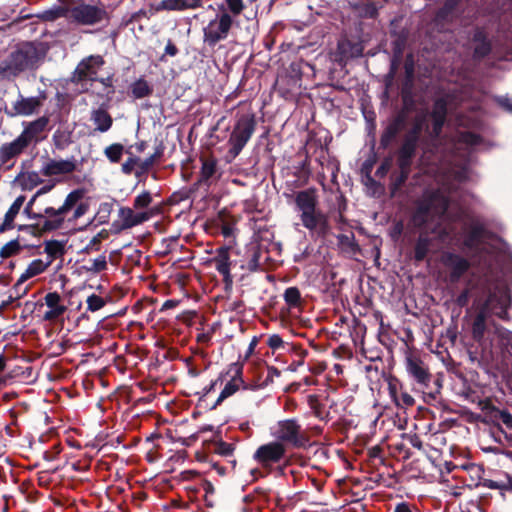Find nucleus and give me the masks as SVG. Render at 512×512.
<instances>
[{
    "label": "nucleus",
    "instance_id": "1",
    "mask_svg": "<svg viewBox=\"0 0 512 512\" xmlns=\"http://www.w3.org/2000/svg\"><path fill=\"white\" fill-rule=\"evenodd\" d=\"M482 144L479 135L463 131L458 135L453 155L454 163L437 177V189L424 192L412 216L414 226L424 229L415 243L414 260L423 261L430 252L432 238L427 234L431 230L444 240L451 233L447 222L461 220L465 209L458 198L460 184L472 179L470 169L472 151Z\"/></svg>",
    "mask_w": 512,
    "mask_h": 512
},
{
    "label": "nucleus",
    "instance_id": "2",
    "mask_svg": "<svg viewBox=\"0 0 512 512\" xmlns=\"http://www.w3.org/2000/svg\"><path fill=\"white\" fill-rule=\"evenodd\" d=\"M510 305L509 291L504 288H497L491 292L482 308L474 318L472 324V336L475 341L484 349H491L500 346L512 350V332L495 324L488 323V316L493 314L500 319L507 320V309Z\"/></svg>",
    "mask_w": 512,
    "mask_h": 512
},
{
    "label": "nucleus",
    "instance_id": "3",
    "mask_svg": "<svg viewBox=\"0 0 512 512\" xmlns=\"http://www.w3.org/2000/svg\"><path fill=\"white\" fill-rule=\"evenodd\" d=\"M45 53L41 44L33 42L19 44L4 60L0 61V77H16L24 71L37 68Z\"/></svg>",
    "mask_w": 512,
    "mask_h": 512
},
{
    "label": "nucleus",
    "instance_id": "4",
    "mask_svg": "<svg viewBox=\"0 0 512 512\" xmlns=\"http://www.w3.org/2000/svg\"><path fill=\"white\" fill-rule=\"evenodd\" d=\"M317 205L318 198L315 190L306 189L296 193L295 206L302 225L311 235L325 237L330 231V225L327 215Z\"/></svg>",
    "mask_w": 512,
    "mask_h": 512
},
{
    "label": "nucleus",
    "instance_id": "5",
    "mask_svg": "<svg viewBox=\"0 0 512 512\" xmlns=\"http://www.w3.org/2000/svg\"><path fill=\"white\" fill-rule=\"evenodd\" d=\"M68 13L70 22L82 26H92L107 20V12L103 7L84 1L69 3Z\"/></svg>",
    "mask_w": 512,
    "mask_h": 512
},
{
    "label": "nucleus",
    "instance_id": "6",
    "mask_svg": "<svg viewBox=\"0 0 512 512\" xmlns=\"http://www.w3.org/2000/svg\"><path fill=\"white\" fill-rule=\"evenodd\" d=\"M427 115V111L418 113L413 120L412 127L404 137L402 146L399 150L398 158L399 165L402 170L410 165L411 159L414 156L417 147L420 134L423 130V127L426 125Z\"/></svg>",
    "mask_w": 512,
    "mask_h": 512
},
{
    "label": "nucleus",
    "instance_id": "7",
    "mask_svg": "<svg viewBox=\"0 0 512 512\" xmlns=\"http://www.w3.org/2000/svg\"><path fill=\"white\" fill-rule=\"evenodd\" d=\"M255 126L256 122L253 115H242L238 119L229 138L230 152L234 156H237L250 140L255 131Z\"/></svg>",
    "mask_w": 512,
    "mask_h": 512
},
{
    "label": "nucleus",
    "instance_id": "8",
    "mask_svg": "<svg viewBox=\"0 0 512 512\" xmlns=\"http://www.w3.org/2000/svg\"><path fill=\"white\" fill-rule=\"evenodd\" d=\"M286 448L279 441L260 445L253 454V459L264 469L271 470L285 457Z\"/></svg>",
    "mask_w": 512,
    "mask_h": 512
},
{
    "label": "nucleus",
    "instance_id": "9",
    "mask_svg": "<svg viewBox=\"0 0 512 512\" xmlns=\"http://www.w3.org/2000/svg\"><path fill=\"white\" fill-rule=\"evenodd\" d=\"M232 24L233 19L229 13L222 12L218 14L203 29L204 42L209 46H215L221 40L226 39Z\"/></svg>",
    "mask_w": 512,
    "mask_h": 512
},
{
    "label": "nucleus",
    "instance_id": "10",
    "mask_svg": "<svg viewBox=\"0 0 512 512\" xmlns=\"http://www.w3.org/2000/svg\"><path fill=\"white\" fill-rule=\"evenodd\" d=\"M30 219L36 221V224L44 231H54L60 229L67 217V214L60 207H45L39 212H33L31 208L26 212Z\"/></svg>",
    "mask_w": 512,
    "mask_h": 512
},
{
    "label": "nucleus",
    "instance_id": "11",
    "mask_svg": "<svg viewBox=\"0 0 512 512\" xmlns=\"http://www.w3.org/2000/svg\"><path fill=\"white\" fill-rule=\"evenodd\" d=\"M273 436L281 443L300 447L304 443L301 426L294 419L279 421L274 428Z\"/></svg>",
    "mask_w": 512,
    "mask_h": 512
},
{
    "label": "nucleus",
    "instance_id": "12",
    "mask_svg": "<svg viewBox=\"0 0 512 512\" xmlns=\"http://www.w3.org/2000/svg\"><path fill=\"white\" fill-rule=\"evenodd\" d=\"M408 375L412 377L423 389L428 388L431 374L425 363L416 355L409 354L405 359Z\"/></svg>",
    "mask_w": 512,
    "mask_h": 512
},
{
    "label": "nucleus",
    "instance_id": "13",
    "mask_svg": "<svg viewBox=\"0 0 512 512\" xmlns=\"http://www.w3.org/2000/svg\"><path fill=\"white\" fill-rule=\"evenodd\" d=\"M441 262L449 270L452 282H457L470 267L467 259L453 252H444L441 255Z\"/></svg>",
    "mask_w": 512,
    "mask_h": 512
},
{
    "label": "nucleus",
    "instance_id": "14",
    "mask_svg": "<svg viewBox=\"0 0 512 512\" xmlns=\"http://www.w3.org/2000/svg\"><path fill=\"white\" fill-rule=\"evenodd\" d=\"M470 471L479 477V481L476 483V487L499 490L501 494H504L505 492H512V477L509 474L503 473L498 479L492 480L481 478L480 474L482 469L477 465L470 466Z\"/></svg>",
    "mask_w": 512,
    "mask_h": 512
},
{
    "label": "nucleus",
    "instance_id": "15",
    "mask_svg": "<svg viewBox=\"0 0 512 512\" xmlns=\"http://www.w3.org/2000/svg\"><path fill=\"white\" fill-rule=\"evenodd\" d=\"M104 64V60L99 55H91L85 59H83L77 66L75 74L78 80H90L96 81L98 80L96 75L98 70Z\"/></svg>",
    "mask_w": 512,
    "mask_h": 512
},
{
    "label": "nucleus",
    "instance_id": "16",
    "mask_svg": "<svg viewBox=\"0 0 512 512\" xmlns=\"http://www.w3.org/2000/svg\"><path fill=\"white\" fill-rule=\"evenodd\" d=\"M41 105L42 102L38 97H23L19 95L12 108L6 110V114L10 117L29 116L36 113Z\"/></svg>",
    "mask_w": 512,
    "mask_h": 512
},
{
    "label": "nucleus",
    "instance_id": "17",
    "mask_svg": "<svg viewBox=\"0 0 512 512\" xmlns=\"http://www.w3.org/2000/svg\"><path fill=\"white\" fill-rule=\"evenodd\" d=\"M76 170V160L74 157L69 159H49L41 169L44 176L51 177L56 175L70 174Z\"/></svg>",
    "mask_w": 512,
    "mask_h": 512
},
{
    "label": "nucleus",
    "instance_id": "18",
    "mask_svg": "<svg viewBox=\"0 0 512 512\" xmlns=\"http://www.w3.org/2000/svg\"><path fill=\"white\" fill-rule=\"evenodd\" d=\"M151 214L146 211L135 212L130 207H120L118 210L119 228L121 230L130 229L148 221Z\"/></svg>",
    "mask_w": 512,
    "mask_h": 512
},
{
    "label": "nucleus",
    "instance_id": "19",
    "mask_svg": "<svg viewBox=\"0 0 512 512\" xmlns=\"http://www.w3.org/2000/svg\"><path fill=\"white\" fill-rule=\"evenodd\" d=\"M211 262L214 264L216 270L223 276L225 285L231 286L233 283V278L230 272V249L228 247L218 248Z\"/></svg>",
    "mask_w": 512,
    "mask_h": 512
},
{
    "label": "nucleus",
    "instance_id": "20",
    "mask_svg": "<svg viewBox=\"0 0 512 512\" xmlns=\"http://www.w3.org/2000/svg\"><path fill=\"white\" fill-rule=\"evenodd\" d=\"M45 305L48 310L44 313L45 321H56L63 316L67 307L64 305L62 297L57 292H49L44 297Z\"/></svg>",
    "mask_w": 512,
    "mask_h": 512
},
{
    "label": "nucleus",
    "instance_id": "21",
    "mask_svg": "<svg viewBox=\"0 0 512 512\" xmlns=\"http://www.w3.org/2000/svg\"><path fill=\"white\" fill-rule=\"evenodd\" d=\"M407 119L406 112L402 111L388 124L381 136L382 146L387 147L391 144L397 135L405 128Z\"/></svg>",
    "mask_w": 512,
    "mask_h": 512
},
{
    "label": "nucleus",
    "instance_id": "22",
    "mask_svg": "<svg viewBox=\"0 0 512 512\" xmlns=\"http://www.w3.org/2000/svg\"><path fill=\"white\" fill-rule=\"evenodd\" d=\"M229 372L233 373L232 379L228 381L223 390L221 391L217 403H220L224 399L230 397L235 392H237L240 387L244 384L242 375V365L239 363H233L230 365Z\"/></svg>",
    "mask_w": 512,
    "mask_h": 512
},
{
    "label": "nucleus",
    "instance_id": "23",
    "mask_svg": "<svg viewBox=\"0 0 512 512\" xmlns=\"http://www.w3.org/2000/svg\"><path fill=\"white\" fill-rule=\"evenodd\" d=\"M28 146L18 136L12 142L5 143L0 147V164L6 165L19 156Z\"/></svg>",
    "mask_w": 512,
    "mask_h": 512
},
{
    "label": "nucleus",
    "instance_id": "24",
    "mask_svg": "<svg viewBox=\"0 0 512 512\" xmlns=\"http://www.w3.org/2000/svg\"><path fill=\"white\" fill-rule=\"evenodd\" d=\"M486 231L480 223H472L464 239L468 250H478L485 240Z\"/></svg>",
    "mask_w": 512,
    "mask_h": 512
},
{
    "label": "nucleus",
    "instance_id": "25",
    "mask_svg": "<svg viewBox=\"0 0 512 512\" xmlns=\"http://www.w3.org/2000/svg\"><path fill=\"white\" fill-rule=\"evenodd\" d=\"M48 124V119L46 117H40L32 122H29L19 137L23 140V142L29 146L30 143L35 140L39 134H41Z\"/></svg>",
    "mask_w": 512,
    "mask_h": 512
},
{
    "label": "nucleus",
    "instance_id": "26",
    "mask_svg": "<svg viewBox=\"0 0 512 512\" xmlns=\"http://www.w3.org/2000/svg\"><path fill=\"white\" fill-rule=\"evenodd\" d=\"M447 103L444 99H437L432 110L433 135L438 137L446 120Z\"/></svg>",
    "mask_w": 512,
    "mask_h": 512
},
{
    "label": "nucleus",
    "instance_id": "27",
    "mask_svg": "<svg viewBox=\"0 0 512 512\" xmlns=\"http://www.w3.org/2000/svg\"><path fill=\"white\" fill-rule=\"evenodd\" d=\"M49 261H45L44 259H35L33 260L26 270L20 275L17 280L14 288L18 289L25 281L28 279L35 277L41 273H43L49 267Z\"/></svg>",
    "mask_w": 512,
    "mask_h": 512
},
{
    "label": "nucleus",
    "instance_id": "28",
    "mask_svg": "<svg viewBox=\"0 0 512 512\" xmlns=\"http://www.w3.org/2000/svg\"><path fill=\"white\" fill-rule=\"evenodd\" d=\"M201 5V0H162L159 3L154 4V8L157 11L160 10H185L197 8Z\"/></svg>",
    "mask_w": 512,
    "mask_h": 512
},
{
    "label": "nucleus",
    "instance_id": "29",
    "mask_svg": "<svg viewBox=\"0 0 512 512\" xmlns=\"http://www.w3.org/2000/svg\"><path fill=\"white\" fill-rule=\"evenodd\" d=\"M338 51L342 58L350 59L360 57L363 54L364 46L361 42H353L348 39L339 41Z\"/></svg>",
    "mask_w": 512,
    "mask_h": 512
},
{
    "label": "nucleus",
    "instance_id": "30",
    "mask_svg": "<svg viewBox=\"0 0 512 512\" xmlns=\"http://www.w3.org/2000/svg\"><path fill=\"white\" fill-rule=\"evenodd\" d=\"M24 201H25V197L22 195L18 196L14 200V202L12 203V205L10 206V208L8 209V211L6 212V214L4 216L3 223L0 225L1 232L13 228L14 220H15L16 216L19 214V211L22 208Z\"/></svg>",
    "mask_w": 512,
    "mask_h": 512
},
{
    "label": "nucleus",
    "instance_id": "31",
    "mask_svg": "<svg viewBox=\"0 0 512 512\" xmlns=\"http://www.w3.org/2000/svg\"><path fill=\"white\" fill-rule=\"evenodd\" d=\"M91 120L96 126V130L102 133L107 132L113 123L110 114L103 109L94 110L91 114Z\"/></svg>",
    "mask_w": 512,
    "mask_h": 512
},
{
    "label": "nucleus",
    "instance_id": "32",
    "mask_svg": "<svg viewBox=\"0 0 512 512\" xmlns=\"http://www.w3.org/2000/svg\"><path fill=\"white\" fill-rule=\"evenodd\" d=\"M473 40L475 42L474 56L483 58L489 54L491 45L487 41L486 35L482 29H477L474 33Z\"/></svg>",
    "mask_w": 512,
    "mask_h": 512
},
{
    "label": "nucleus",
    "instance_id": "33",
    "mask_svg": "<svg viewBox=\"0 0 512 512\" xmlns=\"http://www.w3.org/2000/svg\"><path fill=\"white\" fill-rule=\"evenodd\" d=\"M44 252L46 253L45 261H49V265L54 260L61 258L65 253V245L57 240L46 241L44 245Z\"/></svg>",
    "mask_w": 512,
    "mask_h": 512
},
{
    "label": "nucleus",
    "instance_id": "34",
    "mask_svg": "<svg viewBox=\"0 0 512 512\" xmlns=\"http://www.w3.org/2000/svg\"><path fill=\"white\" fill-rule=\"evenodd\" d=\"M36 17L44 21H54L64 17L69 21L68 4L52 7L36 14Z\"/></svg>",
    "mask_w": 512,
    "mask_h": 512
},
{
    "label": "nucleus",
    "instance_id": "35",
    "mask_svg": "<svg viewBox=\"0 0 512 512\" xmlns=\"http://www.w3.org/2000/svg\"><path fill=\"white\" fill-rule=\"evenodd\" d=\"M217 161L214 158L202 159V166L200 172V180L204 183H210L216 177Z\"/></svg>",
    "mask_w": 512,
    "mask_h": 512
},
{
    "label": "nucleus",
    "instance_id": "36",
    "mask_svg": "<svg viewBox=\"0 0 512 512\" xmlns=\"http://www.w3.org/2000/svg\"><path fill=\"white\" fill-rule=\"evenodd\" d=\"M124 153V146L120 143H114L104 149V155L111 163H118Z\"/></svg>",
    "mask_w": 512,
    "mask_h": 512
},
{
    "label": "nucleus",
    "instance_id": "37",
    "mask_svg": "<svg viewBox=\"0 0 512 512\" xmlns=\"http://www.w3.org/2000/svg\"><path fill=\"white\" fill-rule=\"evenodd\" d=\"M283 298L289 308H296L301 304V293L297 287L287 288L284 291Z\"/></svg>",
    "mask_w": 512,
    "mask_h": 512
},
{
    "label": "nucleus",
    "instance_id": "38",
    "mask_svg": "<svg viewBox=\"0 0 512 512\" xmlns=\"http://www.w3.org/2000/svg\"><path fill=\"white\" fill-rule=\"evenodd\" d=\"M131 92L135 98L141 99L151 93V88L146 80L140 78L131 85Z\"/></svg>",
    "mask_w": 512,
    "mask_h": 512
},
{
    "label": "nucleus",
    "instance_id": "39",
    "mask_svg": "<svg viewBox=\"0 0 512 512\" xmlns=\"http://www.w3.org/2000/svg\"><path fill=\"white\" fill-rule=\"evenodd\" d=\"M83 196L82 191L74 190L70 192L64 203L60 206L61 209L68 215V213L77 205Z\"/></svg>",
    "mask_w": 512,
    "mask_h": 512
},
{
    "label": "nucleus",
    "instance_id": "40",
    "mask_svg": "<svg viewBox=\"0 0 512 512\" xmlns=\"http://www.w3.org/2000/svg\"><path fill=\"white\" fill-rule=\"evenodd\" d=\"M107 268V259L105 255H100L95 259L88 261L85 269L90 273H99Z\"/></svg>",
    "mask_w": 512,
    "mask_h": 512
},
{
    "label": "nucleus",
    "instance_id": "41",
    "mask_svg": "<svg viewBox=\"0 0 512 512\" xmlns=\"http://www.w3.org/2000/svg\"><path fill=\"white\" fill-rule=\"evenodd\" d=\"M390 393L397 406L410 407L414 404V398L407 392H402L399 397L396 395L395 387L390 384Z\"/></svg>",
    "mask_w": 512,
    "mask_h": 512
},
{
    "label": "nucleus",
    "instance_id": "42",
    "mask_svg": "<svg viewBox=\"0 0 512 512\" xmlns=\"http://www.w3.org/2000/svg\"><path fill=\"white\" fill-rule=\"evenodd\" d=\"M42 179L38 172L29 171L22 175V184L25 188L32 189L42 183Z\"/></svg>",
    "mask_w": 512,
    "mask_h": 512
},
{
    "label": "nucleus",
    "instance_id": "43",
    "mask_svg": "<svg viewBox=\"0 0 512 512\" xmlns=\"http://www.w3.org/2000/svg\"><path fill=\"white\" fill-rule=\"evenodd\" d=\"M161 155L162 151L157 149L156 152L150 157L144 159L143 161L139 160L136 175L139 176L140 174L147 172L149 168L155 163V161L161 157Z\"/></svg>",
    "mask_w": 512,
    "mask_h": 512
},
{
    "label": "nucleus",
    "instance_id": "44",
    "mask_svg": "<svg viewBox=\"0 0 512 512\" xmlns=\"http://www.w3.org/2000/svg\"><path fill=\"white\" fill-rule=\"evenodd\" d=\"M227 10L225 12L232 16H239L245 8L243 0H225Z\"/></svg>",
    "mask_w": 512,
    "mask_h": 512
},
{
    "label": "nucleus",
    "instance_id": "45",
    "mask_svg": "<svg viewBox=\"0 0 512 512\" xmlns=\"http://www.w3.org/2000/svg\"><path fill=\"white\" fill-rule=\"evenodd\" d=\"M152 203V195L148 191H143L137 195L133 202V207L137 210L147 208Z\"/></svg>",
    "mask_w": 512,
    "mask_h": 512
},
{
    "label": "nucleus",
    "instance_id": "46",
    "mask_svg": "<svg viewBox=\"0 0 512 512\" xmlns=\"http://www.w3.org/2000/svg\"><path fill=\"white\" fill-rule=\"evenodd\" d=\"M87 310L91 312H96L100 309H102L105 305V301L102 297L92 294L90 295L87 300Z\"/></svg>",
    "mask_w": 512,
    "mask_h": 512
},
{
    "label": "nucleus",
    "instance_id": "47",
    "mask_svg": "<svg viewBox=\"0 0 512 512\" xmlns=\"http://www.w3.org/2000/svg\"><path fill=\"white\" fill-rule=\"evenodd\" d=\"M53 141L55 147L59 150L65 149L71 142L69 134L60 131L55 132L53 135Z\"/></svg>",
    "mask_w": 512,
    "mask_h": 512
},
{
    "label": "nucleus",
    "instance_id": "48",
    "mask_svg": "<svg viewBox=\"0 0 512 512\" xmlns=\"http://www.w3.org/2000/svg\"><path fill=\"white\" fill-rule=\"evenodd\" d=\"M458 0H446L444 6L437 13V19L445 20L452 13L454 8L457 6Z\"/></svg>",
    "mask_w": 512,
    "mask_h": 512
},
{
    "label": "nucleus",
    "instance_id": "49",
    "mask_svg": "<svg viewBox=\"0 0 512 512\" xmlns=\"http://www.w3.org/2000/svg\"><path fill=\"white\" fill-rule=\"evenodd\" d=\"M235 446L231 443L219 441L215 444V453L221 456H230L233 454Z\"/></svg>",
    "mask_w": 512,
    "mask_h": 512
},
{
    "label": "nucleus",
    "instance_id": "50",
    "mask_svg": "<svg viewBox=\"0 0 512 512\" xmlns=\"http://www.w3.org/2000/svg\"><path fill=\"white\" fill-rule=\"evenodd\" d=\"M495 418L499 419L507 428L512 429V415L507 410H495Z\"/></svg>",
    "mask_w": 512,
    "mask_h": 512
},
{
    "label": "nucleus",
    "instance_id": "51",
    "mask_svg": "<svg viewBox=\"0 0 512 512\" xmlns=\"http://www.w3.org/2000/svg\"><path fill=\"white\" fill-rule=\"evenodd\" d=\"M54 187V183H50V184H47V185H44L42 186L36 193L35 195L31 198V200L29 201V203L27 204L26 208H25V212H29V209L31 208L32 204L36 201V199L49 192L52 188Z\"/></svg>",
    "mask_w": 512,
    "mask_h": 512
},
{
    "label": "nucleus",
    "instance_id": "52",
    "mask_svg": "<svg viewBox=\"0 0 512 512\" xmlns=\"http://www.w3.org/2000/svg\"><path fill=\"white\" fill-rule=\"evenodd\" d=\"M267 345L272 349V350H278L280 348H282L284 346V342L281 338L280 335L278 334H273V335H270L268 340H267Z\"/></svg>",
    "mask_w": 512,
    "mask_h": 512
},
{
    "label": "nucleus",
    "instance_id": "53",
    "mask_svg": "<svg viewBox=\"0 0 512 512\" xmlns=\"http://www.w3.org/2000/svg\"><path fill=\"white\" fill-rule=\"evenodd\" d=\"M139 159L136 157H130L128 158L123 164H122V172L124 174H131L134 170L135 166L138 165Z\"/></svg>",
    "mask_w": 512,
    "mask_h": 512
},
{
    "label": "nucleus",
    "instance_id": "54",
    "mask_svg": "<svg viewBox=\"0 0 512 512\" xmlns=\"http://www.w3.org/2000/svg\"><path fill=\"white\" fill-rule=\"evenodd\" d=\"M258 337L257 336H254L251 340V342L249 343V346L247 348V351L245 353V356H244V359L247 360L255 351V348L258 344Z\"/></svg>",
    "mask_w": 512,
    "mask_h": 512
},
{
    "label": "nucleus",
    "instance_id": "55",
    "mask_svg": "<svg viewBox=\"0 0 512 512\" xmlns=\"http://www.w3.org/2000/svg\"><path fill=\"white\" fill-rule=\"evenodd\" d=\"M177 53H178L177 47L171 40H169L165 46V54L169 55L171 57H174L177 55Z\"/></svg>",
    "mask_w": 512,
    "mask_h": 512
},
{
    "label": "nucleus",
    "instance_id": "56",
    "mask_svg": "<svg viewBox=\"0 0 512 512\" xmlns=\"http://www.w3.org/2000/svg\"><path fill=\"white\" fill-rule=\"evenodd\" d=\"M74 208L75 209H74V213H73V217H72L73 220H76V219L80 218L81 216H83L87 210V207L82 203L79 205H76Z\"/></svg>",
    "mask_w": 512,
    "mask_h": 512
},
{
    "label": "nucleus",
    "instance_id": "57",
    "mask_svg": "<svg viewBox=\"0 0 512 512\" xmlns=\"http://www.w3.org/2000/svg\"><path fill=\"white\" fill-rule=\"evenodd\" d=\"M14 243H10L8 245H6L5 247H3L0 251V256L2 258H7L9 256H11L14 252Z\"/></svg>",
    "mask_w": 512,
    "mask_h": 512
},
{
    "label": "nucleus",
    "instance_id": "58",
    "mask_svg": "<svg viewBox=\"0 0 512 512\" xmlns=\"http://www.w3.org/2000/svg\"><path fill=\"white\" fill-rule=\"evenodd\" d=\"M394 512H413L412 506L402 502L395 506Z\"/></svg>",
    "mask_w": 512,
    "mask_h": 512
},
{
    "label": "nucleus",
    "instance_id": "59",
    "mask_svg": "<svg viewBox=\"0 0 512 512\" xmlns=\"http://www.w3.org/2000/svg\"><path fill=\"white\" fill-rule=\"evenodd\" d=\"M498 102L505 110L512 113V101L509 98L501 97Z\"/></svg>",
    "mask_w": 512,
    "mask_h": 512
},
{
    "label": "nucleus",
    "instance_id": "60",
    "mask_svg": "<svg viewBox=\"0 0 512 512\" xmlns=\"http://www.w3.org/2000/svg\"><path fill=\"white\" fill-rule=\"evenodd\" d=\"M176 305H177L176 301H174V300H167V301L164 302V304L162 306V310H167V309L174 308Z\"/></svg>",
    "mask_w": 512,
    "mask_h": 512
},
{
    "label": "nucleus",
    "instance_id": "61",
    "mask_svg": "<svg viewBox=\"0 0 512 512\" xmlns=\"http://www.w3.org/2000/svg\"><path fill=\"white\" fill-rule=\"evenodd\" d=\"M100 81L105 86H112V79H111V77L103 78Z\"/></svg>",
    "mask_w": 512,
    "mask_h": 512
},
{
    "label": "nucleus",
    "instance_id": "62",
    "mask_svg": "<svg viewBox=\"0 0 512 512\" xmlns=\"http://www.w3.org/2000/svg\"><path fill=\"white\" fill-rule=\"evenodd\" d=\"M6 367V360L3 355H0V372L3 371Z\"/></svg>",
    "mask_w": 512,
    "mask_h": 512
},
{
    "label": "nucleus",
    "instance_id": "63",
    "mask_svg": "<svg viewBox=\"0 0 512 512\" xmlns=\"http://www.w3.org/2000/svg\"><path fill=\"white\" fill-rule=\"evenodd\" d=\"M466 297H467L466 293L460 295L459 298H458V303L459 304H464V302L466 300Z\"/></svg>",
    "mask_w": 512,
    "mask_h": 512
},
{
    "label": "nucleus",
    "instance_id": "64",
    "mask_svg": "<svg viewBox=\"0 0 512 512\" xmlns=\"http://www.w3.org/2000/svg\"><path fill=\"white\" fill-rule=\"evenodd\" d=\"M386 170V167L384 165H381V167H379V169L377 170V174H380V173H384Z\"/></svg>",
    "mask_w": 512,
    "mask_h": 512
}]
</instances>
